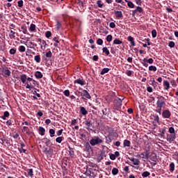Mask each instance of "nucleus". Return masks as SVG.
<instances>
[{"instance_id": "nucleus-1", "label": "nucleus", "mask_w": 178, "mask_h": 178, "mask_svg": "<svg viewBox=\"0 0 178 178\" xmlns=\"http://www.w3.org/2000/svg\"><path fill=\"white\" fill-rule=\"evenodd\" d=\"M157 99L156 112L161 115V113L162 112V107L165 106V97H163V96H160L157 97Z\"/></svg>"}, {"instance_id": "nucleus-2", "label": "nucleus", "mask_w": 178, "mask_h": 178, "mask_svg": "<svg viewBox=\"0 0 178 178\" xmlns=\"http://www.w3.org/2000/svg\"><path fill=\"white\" fill-rule=\"evenodd\" d=\"M90 145H92V147H94L95 145H98V144H102V143H104V141L102 140V139L99 138V137L97 136L95 138H92L90 141H89Z\"/></svg>"}, {"instance_id": "nucleus-3", "label": "nucleus", "mask_w": 178, "mask_h": 178, "mask_svg": "<svg viewBox=\"0 0 178 178\" xmlns=\"http://www.w3.org/2000/svg\"><path fill=\"white\" fill-rule=\"evenodd\" d=\"M10 70H9V69L7 67H1V74L2 76H3L4 77H9V76H10Z\"/></svg>"}, {"instance_id": "nucleus-4", "label": "nucleus", "mask_w": 178, "mask_h": 178, "mask_svg": "<svg viewBox=\"0 0 178 178\" xmlns=\"http://www.w3.org/2000/svg\"><path fill=\"white\" fill-rule=\"evenodd\" d=\"M81 96L83 97L82 99H91V95L86 90H83L81 93Z\"/></svg>"}, {"instance_id": "nucleus-5", "label": "nucleus", "mask_w": 178, "mask_h": 178, "mask_svg": "<svg viewBox=\"0 0 178 178\" xmlns=\"http://www.w3.org/2000/svg\"><path fill=\"white\" fill-rule=\"evenodd\" d=\"M85 124L87 126V130H94V124L91 122V120H88L85 121Z\"/></svg>"}, {"instance_id": "nucleus-6", "label": "nucleus", "mask_w": 178, "mask_h": 178, "mask_svg": "<svg viewBox=\"0 0 178 178\" xmlns=\"http://www.w3.org/2000/svg\"><path fill=\"white\" fill-rule=\"evenodd\" d=\"M176 139V134H171L170 135H168L167 136V141L168 143H173L175 140Z\"/></svg>"}, {"instance_id": "nucleus-7", "label": "nucleus", "mask_w": 178, "mask_h": 178, "mask_svg": "<svg viewBox=\"0 0 178 178\" xmlns=\"http://www.w3.org/2000/svg\"><path fill=\"white\" fill-rule=\"evenodd\" d=\"M44 154H46L47 158H52L54 155V150L52 149L44 150Z\"/></svg>"}, {"instance_id": "nucleus-8", "label": "nucleus", "mask_w": 178, "mask_h": 178, "mask_svg": "<svg viewBox=\"0 0 178 178\" xmlns=\"http://www.w3.org/2000/svg\"><path fill=\"white\" fill-rule=\"evenodd\" d=\"M114 15L117 19H122L123 17V13L122 11L115 10Z\"/></svg>"}, {"instance_id": "nucleus-9", "label": "nucleus", "mask_w": 178, "mask_h": 178, "mask_svg": "<svg viewBox=\"0 0 178 178\" xmlns=\"http://www.w3.org/2000/svg\"><path fill=\"white\" fill-rule=\"evenodd\" d=\"M163 116L166 119H169V118H170V111H169L168 110H165L163 112Z\"/></svg>"}, {"instance_id": "nucleus-10", "label": "nucleus", "mask_w": 178, "mask_h": 178, "mask_svg": "<svg viewBox=\"0 0 178 178\" xmlns=\"http://www.w3.org/2000/svg\"><path fill=\"white\" fill-rule=\"evenodd\" d=\"M38 133L40 136H45V129L42 127H39Z\"/></svg>"}, {"instance_id": "nucleus-11", "label": "nucleus", "mask_w": 178, "mask_h": 178, "mask_svg": "<svg viewBox=\"0 0 178 178\" xmlns=\"http://www.w3.org/2000/svg\"><path fill=\"white\" fill-rule=\"evenodd\" d=\"M131 162H133L134 165H140V161H138V159H134V157L129 159Z\"/></svg>"}, {"instance_id": "nucleus-12", "label": "nucleus", "mask_w": 178, "mask_h": 178, "mask_svg": "<svg viewBox=\"0 0 178 178\" xmlns=\"http://www.w3.org/2000/svg\"><path fill=\"white\" fill-rule=\"evenodd\" d=\"M74 83L76 84H80V86H84V84H86V81H84V80L81 79H78L74 81Z\"/></svg>"}, {"instance_id": "nucleus-13", "label": "nucleus", "mask_w": 178, "mask_h": 178, "mask_svg": "<svg viewBox=\"0 0 178 178\" xmlns=\"http://www.w3.org/2000/svg\"><path fill=\"white\" fill-rule=\"evenodd\" d=\"M115 102H116V106L118 107V108H120L122 106V99L119 98V97H117L115 99Z\"/></svg>"}, {"instance_id": "nucleus-14", "label": "nucleus", "mask_w": 178, "mask_h": 178, "mask_svg": "<svg viewBox=\"0 0 178 178\" xmlns=\"http://www.w3.org/2000/svg\"><path fill=\"white\" fill-rule=\"evenodd\" d=\"M127 40H128V41H130L131 44L132 45V47L136 46V42H134V38H133L131 36H129Z\"/></svg>"}, {"instance_id": "nucleus-15", "label": "nucleus", "mask_w": 178, "mask_h": 178, "mask_svg": "<svg viewBox=\"0 0 178 178\" xmlns=\"http://www.w3.org/2000/svg\"><path fill=\"white\" fill-rule=\"evenodd\" d=\"M35 76L36 77V79H42L43 75H42V73H41V72L37 71L35 73Z\"/></svg>"}, {"instance_id": "nucleus-16", "label": "nucleus", "mask_w": 178, "mask_h": 178, "mask_svg": "<svg viewBox=\"0 0 178 178\" xmlns=\"http://www.w3.org/2000/svg\"><path fill=\"white\" fill-rule=\"evenodd\" d=\"M80 113H81V115H83V116H86V115H87V113H88V111H87V110H86V108H84V107H81Z\"/></svg>"}, {"instance_id": "nucleus-17", "label": "nucleus", "mask_w": 178, "mask_h": 178, "mask_svg": "<svg viewBox=\"0 0 178 178\" xmlns=\"http://www.w3.org/2000/svg\"><path fill=\"white\" fill-rule=\"evenodd\" d=\"M21 81L24 84L26 83V81L27 80V75L26 74H22L20 76Z\"/></svg>"}, {"instance_id": "nucleus-18", "label": "nucleus", "mask_w": 178, "mask_h": 178, "mask_svg": "<svg viewBox=\"0 0 178 178\" xmlns=\"http://www.w3.org/2000/svg\"><path fill=\"white\" fill-rule=\"evenodd\" d=\"M163 86L165 88V90H169L170 87V84L169 83V81H164L163 82Z\"/></svg>"}, {"instance_id": "nucleus-19", "label": "nucleus", "mask_w": 178, "mask_h": 178, "mask_svg": "<svg viewBox=\"0 0 178 178\" xmlns=\"http://www.w3.org/2000/svg\"><path fill=\"white\" fill-rule=\"evenodd\" d=\"M41 49H45L47 48V42L45 40H42L40 44Z\"/></svg>"}, {"instance_id": "nucleus-20", "label": "nucleus", "mask_w": 178, "mask_h": 178, "mask_svg": "<svg viewBox=\"0 0 178 178\" xmlns=\"http://www.w3.org/2000/svg\"><path fill=\"white\" fill-rule=\"evenodd\" d=\"M22 131H24V133H26V134L30 135V129H29V127H24L22 129Z\"/></svg>"}, {"instance_id": "nucleus-21", "label": "nucleus", "mask_w": 178, "mask_h": 178, "mask_svg": "<svg viewBox=\"0 0 178 178\" xmlns=\"http://www.w3.org/2000/svg\"><path fill=\"white\" fill-rule=\"evenodd\" d=\"M150 159L153 162H156V154H155V153L152 154L150 156Z\"/></svg>"}, {"instance_id": "nucleus-22", "label": "nucleus", "mask_w": 178, "mask_h": 178, "mask_svg": "<svg viewBox=\"0 0 178 178\" xmlns=\"http://www.w3.org/2000/svg\"><path fill=\"white\" fill-rule=\"evenodd\" d=\"M10 33L11 34L9 35L10 38L11 40H13V38H15L16 35H15V34H16V32H15L13 30L11 29L10 30Z\"/></svg>"}, {"instance_id": "nucleus-23", "label": "nucleus", "mask_w": 178, "mask_h": 178, "mask_svg": "<svg viewBox=\"0 0 178 178\" xmlns=\"http://www.w3.org/2000/svg\"><path fill=\"white\" fill-rule=\"evenodd\" d=\"M123 42H122V40H119V39H115L113 41V44L115 45H120V44H122Z\"/></svg>"}, {"instance_id": "nucleus-24", "label": "nucleus", "mask_w": 178, "mask_h": 178, "mask_svg": "<svg viewBox=\"0 0 178 178\" xmlns=\"http://www.w3.org/2000/svg\"><path fill=\"white\" fill-rule=\"evenodd\" d=\"M34 59L37 63H40L41 62V56L40 55H37L34 57Z\"/></svg>"}, {"instance_id": "nucleus-25", "label": "nucleus", "mask_w": 178, "mask_h": 178, "mask_svg": "<svg viewBox=\"0 0 178 178\" xmlns=\"http://www.w3.org/2000/svg\"><path fill=\"white\" fill-rule=\"evenodd\" d=\"M56 29L57 30H60V29H62V22L59 21H56Z\"/></svg>"}, {"instance_id": "nucleus-26", "label": "nucleus", "mask_w": 178, "mask_h": 178, "mask_svg": "<svg viewBox=\"0 0 178 178\" xmlns=\"http://www.w3.org/2000/svg\"><path fill=\"white\" fill-rule=\"evenodd\" d=\"M109 68H104L102 70L100 74L104 75L105 73H108L109 72Z\"/></svg>"}, {"instance_id": "nucleus-27", "label": "nucleus", "mask_w": 178, "mask_h": 178, "mask_svg": "<svg viewBox=\"0 0 178 178\" xmlns=\"http://www.w3.org/2000/svg\"><path fill=\"white\" fill-rule=\"evenodd\" d=\"M9 113L8 111H5L3 113V115L1 117V118L3 119V120H5L6 119V118H9Z\"/></svg>"}, {"instance_id": "nucleus-28", "label": "nucleus", "mask_w": 178, "mask_h": 178, "mask_svg": "<svg viewBox=\"0 0 178 178\" xmlns=\"http://www.w3.org/2000/svg\"><path fill=\"white\" fill-rule=\"evenodd\" d=\"M124 147H130L131 142L129 140H124Z\"/></svg>"}, {"instance_id": "nucleus-29", "label": "nucleus", "mask_w": 178, "mask_h": 178, "mask_svg": "<svg viewBox=\"0 0 178 178\" xmlns=\"http://www.w3.org/2000/svg\"><path fill=\"white\" fill-rule=\"evenodd\" d=\"M118 173H119V170L116 168H113L112 175H113L114 176H116V175H118Z\"/></svg>"}, {"instance_id": "nucleus-30", "label": "nucleus", "mask_w": 178, "mask_h": 178, "mask_svg": "<svg viewBox=\"0 0 178 178\" xmlns=\"http://www.w3.org/2000/svg\"><path fill=\"white\" fill-rule=\"evenodd\" d=\"M170 172H175V163H171L170 164Z\"/></svg>"}, {"instance_id": "nucleus-31", "label": "nucleus", "mask_w": 178, "mask_h": 178, "mask_svg": "<svg viewBox=\"0 0 178 178\" xmlns=\"http://www.w3.org/2000/svg\"><path fill=\"white\" fill-rule=\"evenodd\" d=\"M34 171L33 170V169H29L28 170V176H29V177H33Z\"/></svg>"}, {"instance_id": "nucleus-32", "label": "nucleus", "mask_w": 178, "mask_h": 178, "mask_svg": "<svg viewBox=\"0 0 178 178\" xmlns=\"http://www.w3.org/2000/svg\"><path fill=\"white\" fill-rule=\"evenodd\" d=\"M25 86L26 88H34V86L30 82H26Z\"/></svg>"}, {"instance_id": "nucleus-33", "label": "nucleus", "mask_w": 178, "mask_h": 178, "mask_svg": "<svg viewBox=\"0 0 178 178\" xmlns=\"http://www.w3.org/2000/svg\"><path fill=\"white\" fill-rule=\"evenodd\" d=\"M149 175H151V173L148 171H145L142 173V176L143 177H148V176H149Z\"/></svg>"}, {"instance_id": "nucleus-34", "label": "nucleus", "mask_w": 178, "mask_h": 178, "mask_svg": "<svg viewBox=\"0 0 178 178\" xmlns=\"http://www.w3.org/2000/svg\"><path fill=\"white\" fill-rule=\"evenodd\" d=\"M136 12H139V13H143V8L138 6L136 8V10L134 11V13H136Z\"/></svg>"}, {"instance_id": "nucleus-35", "label": "nucleus", "mask_w": 178, "mask_h": 178, "mask_svg": "<svg viewBox=\"0 0 178 178\" xmlns=\"http://www.w3.org/2000/svg\"><path fill=\"white\" fill-rule=\"evenodd\" d=\"M29 31H35V24H31L29 27Z\"/></svg>"}, {"instance_id": "nucleus-36", "label": "nucleus", "mask_w": 178, "mask_h": 178, "mask_svg": "<svg viewBox=\"0 0 178 178\" xmlns=\"http://www.w3.org/2000/svg\"><path fill=\"white\" fill-rule=\"evenodd\" d=\"M97 5L98 8H102V6H104V3H102V1L98 0L97 1Z\"/></svg>"}, {"instance_id": "nucleus-37", "label": "nucleus", "mask_w": 178, "mask_h": 178, "mask_svg": "<svg viewBox=\"0 0 178 178\" xmlns=\"http://www.w3.org/2000/svg\"><path fill=\"white\" fill-rule=\"evenodd\" d=\"M149 70L150 72H156V67H155L154 65H151L149 67Z\"/></svg>"}, {"instance_id": "nucleus-38", "label": "nucleus", "mask_w": 178, "mask_h": 178, "mask_svg": "<svg viewBox=\"0 0 178 178\" xmlns=\"http://www.w3.org/2000/svg\"><path fill=\"white\" fill-rule=\"evenodd\" d=\"M102 51H103V52H104V54H106V55H109V50L108 49V48L107 47H104L103 49H102Z\"/></svg>"}, {"instance_id": "nucleus-39", "label": "nucleus", "mask_w": 178, "mask_h": 178, "mask_svg": "<svg viewBox=\"0 0 178 178\" xmlns=\"http://www.w3.org/2000/svg\"><path fill=\"white\" fill-rule=\"evenodd\" d=\"M112 38H113L112 35H108L106 36V40L107 42H111V41H112Z\"/></svg>"}, {"instance_id": "nucleus-40", "label": "nucleus", "mask_w": 178, "mask_h": 178, "mask_svg": "<svg viewBox=\"0 0 178 178\" xmlns=\"http://www.w3.org/2000/svg\"><path fill=\"white\" fill-rule=\"evenodd\" d=\"M97 45H102L104 44V40H102L101 38H99L97 40Z\"/></svg>"}, {"instance_id": "nucleus-41", "label": "nucleus", "mask_w": 178, "mask_h": 178, "mask_svg": "<svg viewBox=\"0 0 178 178\" xmlns=\"http://www.w3.org/2000/svg\"><path fill=\"white\" fill-rule=\"evenodd\" d=\"M21 29H22V33L24 34H27V27L26 26H23L21 27Z\"/></svg>"}, {"instance_id": "nucleus-42", "label": "nucleus", "mask_w": 178, "mask_h": 178, "mask_svg": "<svg viewBox=\"0 0 178 178\" xmlns=\"http://www.w3.org/2000/svg\"><path fill=\"white\" fill-rule=\"evenodd\" d=\"M49 133L51 137H55V131L54 130V129H49Z\"/></svg>"}, {"instance_id": "nucleus-43", "label": "nucleus", "mask_w": 178, "mask_h": 178, "mask_svg": "<svg viewBox=\"0 0 178 178\" xmlns=\"http://www.w3.org/2000/svg\"><path fill=\"white\" fill-rule=\"evenodd\" d=\"M19 52H25L26 51V47L24 46H20L19 47Z\"/></svg>"}, {"instance_id": "nucleus-44", "label": "nucleus", "mask_w": 178, "mask_h": 178, "mask_svg": "<svg viewBox=\"0 0 178 178\" xmlns=\"http://www.w3.org/2000/svg\"><path fill=\"white\" fill-rule=\"evenodd\" d=\"M175 42L173 41H170L169 43H168V47H170V48H175Z\"/></svg>"}, {"instance_id": "nucleus-45", "label": "nucleus", "mask_w": 178, "mask_h": 178, "mask_svg": "<svg viewBox=\"0 0 178 178\" xmlns=\"http://www.w3.org/2000/svg\"><path fill=\"white\" fill-rule=\"evenodd\" d=\"M127 5L129 8H134V3H133V2L131 1H127Z\"/></svg>"}, {"instance_id": "nucleus-46", "label": "nucleus", "mask_w": 178, "mask_h": 178, "mask_svg": "<svg viewBox=\"0 0 178 178\" xmlns=\"http://www.w3.org/2000/svg\"><path fill=\"white\" fill-rule=\"evenodd\" d=\"M152 35L153 38H156V30L154 29L152 31Z\"/></svg>"}, {"instance_id": "nucleus-47", "label": "nucleus", "mask_w": 178, "mask_h": 178, "mask_svg": "<svg viewBox=\"0 0 178 178\" xmlns=\"http://www.w3.org/2000/svg\"><path fill=\"white\" fill-rule=\"evenodd\" d=\"M169 133H170V134H176V133H175V128L173 127H170L169 128Z\"/></svg>"}, {"instance_id": "nucleus-48", "label": "nucleus", "mask_w": 178, "mask_h": 178, "mask_svg": "<svg viewBox=\"0 0 178 178\" xmlns=\"http://www.w3.org/2000/svg\"><path fill=\"white\" fill-rule=\"evenodd\" d=\"M143 66L145 67H148V63L147 62V58L143 59Z\"/></svg>"}, {"instance_id": "nucleus-49", "label": "nucleus", "mask_w": 178, "mask_h": 178, "mask_svg": "<svg viewBox=\"0 0 178 178\" xmlns=\"http://www.w3.org/2000/svg\"><path fill=\"white\" fill-rule=\"evenodd\" d=\"M47 38H49V37H51V35H52V33H51V31H48L46 32V34H45Z\"/></svg>"}, {"instance_id": "nucleus-50", "label": "nucleus", "mask_w": 178, "mask_h": 178, "mask_svg": "<svg viewBox=\"0 0 178 178\" xmlns=\"http://www.w3.org/2000/svg\"><path fill=\"white\" fill-rule=\"evenodd\" d=\"M64 95H65V97H69L70 95V91H69V90H65Z\"/></svg>"}, {"instance_id": "nucleus-51", "label": "nucleus", "mask_w": 178, "mask_h": 178, "mask_svg": "<svg viewBox=\"0 0 178 178\" xmlns=\"http://www.w3.org/2000/svg\"><path fill=\"white\" fill-rule=\"evenodd\" d=\"M137 158H142L143 159H144V158H145V154L144 153H141L140 154H138Z\"/></svg>"}, {"instance_id": "nucleus-52", "label": "nucleus", "mask_w": 178, "mask_h": 178, "mask_svg": "<svg viewBox=\"0 0 178 178\" xmlns=\"http://www.w3.org/2000/svg\"><path fill=\"white\" fill-rule=\"evenodd\" d=\"M10 55H15L16 54V49L13 48L10 50Z\"/></svg>"}, {"instance_id": "nucleus-53", "label": "nucleus", "mask_w": 178, "mask_h": 178, "mask_svg": "<svg viewBox=\"0 0 178 178\" xmlns=\"http://www.w3.org/2000/svg\"><path fill=\"white\" fill-rule=\"evenodd\" d=\"M19 8H23V0H20L17 2Z\"/></svg>"}, {"instance_id": "nucleus-54", "label": "nucleus", "mask_w": 178, "mask_h": 178, "mask_svg": "<svg viewBox=\"0 0 178 178\" xmlns=\"http://www.w3.org/2000/svg\"><path fill=\"white\" fill-rule=\"evenodd\" d=\"M46 57H47V58H51V57H52V53L51 52V51H49L46 54Z\"/></svg>"}, {"instance_id": "nucleus-55", "label": "nucleus", "mask_w": 178, "mask_h": 178, "mask_svg": "<svg viewBox=\"0 0 178 178\" xmlns=\"http://www.w3.org/2000/svg\"><path fill=\"white\" fill-rule=\"evenodd\" d=\"M26 80H27V82H28V83H30V82L33 81V84H35V80H33L32 78H30V77L26 78Z\"/></svg>"}, {"instance_id": "nucleus-56", "label": "nucleus", "mask_w": 178, "mask_h": 178, "mask_svg": "<svg viewBox=\"0 0 178 178\" xmlns=\"http://www.w3.org/2000/svg\"><path fill=\"white\" fill-rule=\"evenodd\" d=\"M109 26L111 29H115L116 27V24H115V22H111Z\"/></svg>"}, {"instance_id": "nucleus-57", "label": "nucleus", "mask_w": 178, "mask_h": 178, "mask_svg": "<svg viewBox=\"0 0 178 178\" xmlns=\"http://www.w3.org/2000/svg\"><path fill=\"white\" fill-rule=\"evenodd\" d=\"M110 159H111V161H115V159H116V156H115L113 154H111L110 155Z\"/></svg>"}, {"instance_id": "nucleus-58", "label": "nucleus", "mask_w": 178, "mask_h": 178, "mask_svg": "<svg viewBox=\"0 0 178 178\" xmlns=\"http://www.w3.org/2000/svg\"><path fill=\"white\" fill-rule=\"evenodd\" d=\"M154 120L155 122H156L157 123H159V116H158V115H154Z\"/></svg>"}, {"instance_id": "nucleus-59", "label": "nucleus", "mask_w": 178, "mask_h": 178, "mask_svg": "<svg viewBox=\"0 0 178 178\" xmlns=\"http://www.w3.org/2000/svg\"><path fill=\"white\" fill-rule=\"evenodd\" d=\"M147 63H149L150 65H152L154 63V59L149 58L148 60H147Z\"/></svg>"}, {"instance_id": "nucleus-60", "label": "nucleus", "mask_w": 178, "mask_h": 178, "mask_svg": "<svg viewBox=\"0 0 178 178\" xmlns=\"http://www.w3.org/2000/svg\"><path fill=\"white\" fill-rule=\"evenodd\" d=\"M56 143H58L59 144H60V143H62V137H58L56 139Z\"/></svg>"}, {"instance_id": "nucleus-61", "label": "nucleus", "mask_w": 178, "mask_h": 178, "mask_svg": "<svg viewBox=\"0 0 178 178\" xmlns=\"http://www.w3.org/2000/svg\"><path fill=\"white\" fill-rule=\"evenodd\" d=\"M62 133H63V129H60L57 131V136H62Z\"/></svg>"}, {"instance_id": "nucleus-62", "label": "nucleus", "mask_w": 178, "mask_h": 178, "mask_svg": "<svg viewBox=\"0 0 178 178\" xmlns=\"http://www.w3.org/2000/svg\"><path fill=\"white\" fill-rule=\"evenodd\" d=\"M92 60L97 62V60H98V56H93Z\"/></svg>"}, {"instance_id": "nucleus-63", "label": "nucleus", "mask_w": 178, "mask_h": 178, "mask_svg": "<svg viewBox=\"0 0 178 178\" xmlns=\"http://www.w3.org/2000/svg\"><path fill=\"white\" fill-rule=\"evenodd\" d=\"M147 90L148 91V92H152V88H151V86H148L147 88Z\"/></svg>"}, {"instance_id": "nucleus-64", "label": "nucleus", "mask_w": 178, "mask_h": 178, "mask_svg": "<svg viewBox=\"0 0 178 178\" xmlns=\"http://www.w3.org/2000/svg\"><path fill=\"white\" fill-rule=\"evenodd\" d=\"M126 74L130 76L132 74V72L130 70H127Z\"/></svg>"}]
</instances>
